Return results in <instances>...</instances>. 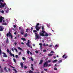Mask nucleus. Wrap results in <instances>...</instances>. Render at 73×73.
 <instances>
[{
	"instance_id": "1a4fd4ad",
	"label": "nucleus",
	"mask_w": 73,
	"mask_h": 73,
	"mask_svg": "<svg viewBox=\"0 0 73 73\" xmlns=\"http://www.w3.org/2000/svg\"><path fill=\"white\" fill-rule=\"evenodd\" d=\"M3 57H7V55L5 53V52H3Z\"/></svg>"
},
{
	"instance_id": "de8ad7c7",
	"label": "nucleus",
	"mask_w": 73,
	"mask_h": 73,
	"mask_svg": "<svg viewBox=\"0 0 73 73\" xmlns=\"http://www.w3.org/2000/svg\"><path fill=\"white\" fill-rule=\"evenodd\" d=\"M33 32H35H35H37V31H36V30H34L33 31Z\"/></svg>"
},
{
	"instance_id": "09e8293b",
	"label": "nucleus",
	"mask_w": 73,
	"mask_h": 73,
	"mask_svg": "<svg viewBox=\"0 0 73 73\" xmlns=\"http://www.w3.org/2000/svg\"><path fill=\"white\" fill-rule=\"evenodd\" d=\"M48 61H46V62H45L44 63H46V64H48Z\"/></svg>"
},
{
	"instance_id": "cd10ccee",
	"label": "nucleus",
	"mask_w": 73,
	"mask_h": 73,
	"mask_svg": "<svg viewBox=\"0 0 73 73\" xmlns=\"http://www.w3.org/2000/svg\"><path fill=\"white\" fill-rule=\"evenodd\" d=\"M2 54V52H1V50L0 49V55H1Z\"/></svg>"
},
{
	"instance_id": "e2e57ef3",
	"label": "nucleus",
	"mask_w": 73,
	"mask_h": 73,
	"mask_svg": "<svg viewBox=\"0 0 73 73\" xmlns=\"http://www.w3.org/2000/svg\"><path fill=\"white\" fill-rule=\"evenodd\" d=\"M5 72H8V70H7L6 69L5 70Z\"/></svg>"
},
{
	"instance_id": "8fccbe9b",
	"label": "nucleus",
	"mask_w": 73,
	"mask_h": 73,
	"mask_svg": "<svg viewBox=\"0 0 73 73\" xmlns=\"http://www.w3.org/2000/svg\"><path fill=\"white\" fill-rule=\"evenodd\" d=\"M55 47H56V48H57V47H58V45H57V44H56V45H55Z\"/></svg>"
},
{
	"instance_id": "4c0bfd02",
	"label": "nucleus",
	"mask_w": 73,
	"mask_h": 73,
	"mask_svg": "<svg viewBox=\"0 0 73 73\" xmlns=\"http://www.w3.org/2000/svg\"><path fill=\"white\" fill-rule=\"evenodd\" d=\"M11 50H12V51H13V52H14V50L13 48H11Z\"/></svg>"
},
{
	"instance_id": "7c9ffc66",
	"label": "nucleus",
	"mask_w": 73,
	"mask_h": 73,
	"mask_svg": "<svg viewBox=\"0 0 73 73\" xmlns=\"http://www.w3.org/2000/svg\"><path fill=\"white\" fill-rule=\"evenodd\" d=\"M42 32L43 33H45V31L44 30H42Z\"/></svg>"
},
{
	"instance_id": "72a5a7b5",
	"label": "nucleus",
	"mask_w": 73,
	"mask_h": 73,
	"mask_svg": "<svg viewBox=\"0 0 73 73\" xmlns=\"http://www.w3.org/2000/svg\"><path fill=\"white\" fill-rule=\"evenodd\" d=\"M38 26L36 25L35 26V28H36V29L38 28Z\"/></svg>"
},
{
	"instance_id": "5fc2aeb1",
	"label": "nucleus",
	"mask_w": 73,
	"mask_h": 73,
	"mask_svg": "<svg viewBox=\"0 0 73 73\" xmlns=\"http://www.w3.org/2000/svg\"><path fill=\"white\" fill-rule=\"evenodd\" d=\"M43 52H46V50H44L43 51Z\"/></svg>"
},
{
	"instance_id": "ddd939ff",
	"label": "nucleus",
	"mask_w": 73,
	"mask_h": 73,
	"mask_svg": "<svg viewBox=\"0 0 73 73\" xmlns=\"http://www.w3.org/2000/svg\"><path fill=\"white\" fill-rule=\"evenodd\" d=\"M40 35L41 36H45V35L44 33H40Z\"/></svg>"
},
{
	"instance_id": "603ef678",
	"label": "nucleus",
	"mask_w": 73,
	"mask_h": 73,
	"mask_svg": "<svg viewBox=\"0 0 73 73\" xmlns=\"http://www.w3.org/2000/svg\"><path fill=\"white\" fill-rule=\"evenodd\" d=\"M6 69H7V67H5L4 68V70H6Z\"/></svg>"
},
{
	"instance_id": "473e14b6",
	"label": "nucleus",
	"mask_w": 73,
	"mask_h": 73,
	"mask_svg": "<svg viewBox=\"0 0 73 73\" xmlns=\"http://www.w3.org/2000/svg\"><path fill=\"white\" fill-rule=\"evenodd\" d=\"M24 69H27V66H24Z\"/></svg>"
},
{
	"instance_id": "39448f33",
	"label": "nucleus",
	"mask_w": 73,
	"mask_h": 73,
	"mask_svg": "<svg viewBox=\"0 0 73 73\" xmlns=\"http://www.w3.org/2000/svg\"><path fill=\"white\" fill-rule=\"evenodd\" d=\"M21 35H23L24 33V31L23 28H21Z\"/></svg>"
},
{
	"instance_id": "4d7b16f0",
	"label": "nucleus",
	"mask_w": 73,
	"mask_h": 73,
	"mask_svg": "<svg viewBox=\"0 0 73 73\" xmlns=\"http://www.w3.org/2000/svg\"><path fill=\"white\" fill-rule=\"evenodd\" d=\"M45 43H44L43 44V46H45Z\"/></svg>"
},
{
	"instance_id": "f704fd0d",
	"label": "nucleus",
	"mask_w": 73,
	"mask_h": 73,
	"mask_svg": "<svg viewBox=\"0 0 73 73\" xmlns=\"http://www.w3.org/2000/svg\"><path fill=\"white\" fill-rule=\"evenodd\" d=\"M0 71L1 72H3V69L2 68H1V69Z\"/></svg>"
},
{
	"instance_id": "c756f323",
	"label": "nucleus",
	"mask_w": 73,
	"mask_h": 73,
	"mask_svg": "<svg viewBox=\"0 0 73 73\" xmlns=\"http://www.w3.org/2000/svg\"><path fill=\"white\" fill-rule=\"evenodd\" d=\"M18 49H19V50H22V49L21 48H20V47H18Z\"/></svg>"
},
{
	"instance_id": "aec40b11",
	"label": "nucleus",
	"mask_w": 73,
	"mask_h": 73,
	"mask_svg": "<svg viewBox=\"0 0 73 73\" xmlns=\"http://www.w3.org/2000/svg\"><path fill=\"white\" fill-rule=\"evenodd\" d=\"M57 60H53L52 61L53 62H57Z\"/></svg>"
},
{
	"instance_id": "680f3d73",
	"label": "nucleus",
	"mask_w": 73,
	"mask_h": 73,
	"mask_svg": "<svg viewBox=\"0 0 73 73\" xmlns=\"http://www.w3.org/2000/svg\"><path fill=\"white\" fill-rule=\"evenodd\" d=\"M54 53V52L53 51H51L50 52V53Z\"/></svg>"
},
{
	"instance_id": "3c124183",
	"label": "nucleus",
	"mask_w": 73,
	"mask_h": 73,
	"mask_svg": "<svg viewBox=\"0 0 73 73\" xmlns=\"http://www.w3.org/2000/svg\"><path fill=\"white\" fill-rule=\"evenodd\" d=\"M15 57H16V58H18V55H16Z\"/></svg>"
},
{
	"instance_id": "13d9d810",
	"label": "nucleus",
	"mask_w": 73,
	"mask_h": 73,
	"mask_svg": "<svg viewBox=\"0 0 73 73\" xmlns=\"http://www.w3.org/2000/svg\"><path fill=\"white\" fill-rule=\"evenodd\" d=\"M35 53H38V51H37L36 50V51H35Z\"/></svg>"
},
{
	"instance_id": "20e7f679",
	"label": "nucleus",
	"mask_w": 73,
	"mask_h": 73,
	"mask_svg": "<svg viewBox=\"0 0 73 73\" xmlns=\"http://www.w3.org/2000/svg\"><path fill=\"white\" fill-rule=\"evenodd\" d=\"M4 18L2 17V16H1L0 17V22L3 23V20H4Z\"/></svg>"
},
{
	"instance_id": "412c9836",
	"label": "nucleus",
	"mask_w": 73,
	"mask_h": 73,
	"mask_svg": "<svg viewBox=\"0 0 73 73\" xmlns=\"http://www.w3.org/2000/svg\"><path fill=\"white\" fill-rule=\"evenodd\" d=\"M13 60L15 62V63H16V59L15 58H13Z\"/></svg>"
},
{
	"instance_id": "6e6d98bb",
	"label": "nucleus",
	"mask_w": 73,
	"mask_h": 73,
	"mask_svg": "<svg viewBox=\"0 0 73 73\" xmlns=\"http://www.w3.org/2000/svg\"><path fill=\"white\" fill-rule=\"evenodd\" d=\"M37 31H39V29H38V28H37L36 29Z\"/></svg>"
},
{
	"instance_id": "6ab92c4d",
	"label": "nucleus",
	"mask_w": 73,
	"mask_h": 73,
	"mask_svg": "<svg viewBox=\"0 0 73 73\" xmlns=\"http://www.w3.org/2000/svg\"><path fill=\"white\" fill-rule=\"evenodd\" d=\"M29 53H30V52L29 50H27V53L28 54H29Z\"/></svg>"
},
{
	"instance_id": "a878e982",
	"label": "nucleus",
	"mask_w": 73,
	"mask_h": 73,
	"mask_svg": "<svg viewBox=\"0 0 73 73\" xmlns=\"http://www.w3.org/2000/svg\"><path fill=\"white\" fill-rule=\"evenodd\" d=\"M48 35H48V34L47 33H46L45 35V36H48Z\"/></svg>"
},
{
	"instance_id": "5701e85b",
	"label": "nucleus",
	"mask_w": 73,
	"mask_h": 73,
	"mask_svg": "<svg viewBox=\"0 0 73 73\" xmlns=\"http://www.w3.org/2000/svg\"><path fill=\"white\" fill-rule=\"evenodd\" d=\"M62 60H60L58 61V62L59 63H60L61 62H62Z\"/></svg>"
},
{
	"instance_id": "9d476101",
	"label": "nucleus",
	"mask_w": 73,
	"mask_h": 73,
	"mask_svg": "<svg viewBox=\"0 0 73 73\" xmlns=\"http://www.w3.org/2000/svg\"><path fill=\"white\" fill-rule=\"evenodd\" d=\"M10 55L11 56H13L14 58H15V55H14V54H12V53L11 52V51H10Z\"/></svg>"
},
{
	"instance_id": "f257e3e1",
	"label": "nucleus",
	"mask_w": 73,
	"mask_h": 73,
	"mask_svg": "<svg viewBox=\"0 0 73 73\" xmlns=\"http://www.w3.org/2000/svg\"><path fill=\"white\" fill-rule=\"evenodd\" d=\"M1 1L2 2V3H3V2H4V0H0V8H4V6L6 5V3H4L3 4V3L1 2Z\"/></svg>"
},
{
	"instance_id": "0e129e2a",
	"label": "nucleus",
	"mask_w": 73,
	"mask_h": 73,
	"mask_svg": "<svg viewBox=\"0 0 73 73\" xmlns=\"http://www.w3.org/2000/svg\"><path fill=\"white\" fill-rule=\"evenodd\" d=\"M36 25H36L38 26V25H39V24L38 23Z\"/></svg>"
},
{
	"instance_id": "2eb2a0df",
	"label": "nucleus",
	"mask_w": 73,
	"mask_h": 73,
	"mask_svg": "<svg viewBox=\"0 0 73 73\" xmlns=\"http://www.w3.org/2000/svg\"><path fill=\"white\" fill-rule=\"evenodd\" d=\"M42 62H43V60H40V62L39 63V65H40V64H41L42 63Z\"/></svg>"
},
{
	"instance_id": "dca6fc26",
	"label": "nucleus",
	"mask_w": 73,
	"mask_h": 73,
	"mask_svg": "<svg viewBox=\"0 0 73 73\" xmlns=\"http://www.w3.org/2000/svg\"><path fill=\"white\" fill-rule=\"evenodd\" d=\"M39 45L40 46V48H42V43H39Z\"/></svg>"
},
{
	"instance_id": "6e6552de",
	"label": "nucleus",
	"mask_w": 73,
	"mask_h": 73,
	"mask_svg": "<svg viewBox=\"0 0 73 73\" xmlns=\"http://www.w3.org/2000/svg\"><path fill=\"white\" fill-rule=\"evenodd\" d=\"M62 57L64 58L65 59H66L67 57H68V56H66V54H64L62 56Z\"/></svg>"
},
{
	"instance_id": "c9c22d12",
	"label": "nucleus",
	"mask_w": 73,
	"mask_h": 73,
	"mask_svg": "<svg viewBox=\"0 0 73 73\" xmlns=\"http://www.w3.org/2000/svg\"><path fill=\"white\" fill-rule=\"evenodd\" d=\"M31 61H33V60H33V59L32 58V57H31Z\"/></svg>"
},
{
	"instance_id": "774afa93",
	"label": "nucleus",
	"mask_w": 73,
	"mask_h": 73,
	"mask_svg": "<svg viewBox=\"0 0 73 73\" xmlns=\"http://www.w3.org/2000/svg\"><path fill=\"white\" fill-rule=\"evenodd\" d=\"M19 30H21V27H19Z\"/></svg>"
},
{
	"instance_id": "bb28decb",
	"label": "nucleus",
	"mask_w": 73,
	"mask_h": 73,
	"mask_svg": "<svg viewBox=\"0 0 73 73\" xmlns=\"http://www.w3.org/2000/svg\"><path fill=\"white\" fill-rule=\"evenodd\" d=\"M14 50H16V51L17 52L18 51H17V49L16 48H14Z\"/></svg>"
},
{
	"instance_id": "338daca9",
	"label": "nucleus",
	"mask_w": 73,
	"mask_h": 73,
	"mask_svg": "<svg viewBox=\"0 0 73 73\" xmlns=\"http://www.w3.org/2000/svg\"><path fill=\"white\" fill-rule=\"evenodd\" d=\"M5 23V21L3 20V21H2V23Z\"/></svg>"
},
{
	"instance_id": "f3484780",
	"label": "nucleus",
	"mask_w": 73,
	"mask_h": 73,
	"mask_svg": "<svg viewBox=\"0 0 73 73\" xmlns=\"http://www.w3.org/2000/svg\"><path fill=\"white\" fill-rule=\"evenodd\" d=\"M21 40H23V41H26V39L24 38H21Z\"/></svg>"
},
{
	"instance_id": "c85d7f7f",
	"label": "nucleus",
	"mask_w": 73,
	"mask_h": 73,
	"mask_svg": "<svg viewBox=\"0 0 73 73\" xmlns=\"http://www.w3.org/2000/svg\"><path fill=\"white\" fill-rule=\"evenodd\" d=\"M13 70L15 71V73H17V71H16V70L15 69H14Z\"/></svg>"
},
{
	"instance_id": "864d4df0",
	"label": "nucleus",
	"mask_w": 73,
	"mask_h": 73,
	"mask_svg": "<svg viewBox=\"0 0 73 73\" xmlns=\"http://www.w3.org/2000/svg\"><path fill=\"white\" fill-rule=\"evenodd\" d=\"M14 28H16V25H14Z\"/></svg>"
},
{
	"instance_id": "bf43d9fd",
	"label": "nucleus",
	"mask_w": 73,
	"mask_h": 73,
	"mask_svg": "<svg viewBox=\"0 0 73 73\" xmlns=\"http://www.w3.org/2000/svg\"><path fill=\"white\" fill-rule=\"evenodd\" d=\"M8 70H9V72H10V71H11V69H10V68H9Z\"/></svg>"
},
{
	"instance_id": "9b49d317",
	"label": "nucleus",
	"mask_w": 73,
	"mask_h": 73,
	"mask_svg": "<svg viewBox=\"0 0 73 73\" xmlns=\"http://www.w3.org/2000/svg\"><path fill=\"white\" fill-rule=\"evenodd\" d=\"M20 65L21 66V68H23L24 67V64L22 63V62H21L20 63Z\"/></svg>"
},
{
	"instance_id": "2f4dec72",
	"label": "nucleus",
	"mask_w": 73,
	"mask_h": 73,
	"mask_svg": "<svg viewBox=\"0 0 73 73\" xmlns=\"http://www.w3.org/2000/svg\"><path fill=\"white\" fill-rule=\"evenodd\" d=\"M51 61H52V60H48V62H51Z\"/></svg>"
},
{
	"instance_id": "e433bc0d",
	"label": "nucleus",
	"mask_w": 73,
	"mask_h": 73,
	"mask_svg": "<svg viewBox=\"0 0 73 73\" xmlns=\"http://www.w3.org/2000/svg\"><path fill=\"white\" fill-rule=\"evenodd\" d=\"M31 68L32 70H33V71L34 70V69L33 68V67H31Z\"/></svg>"
},
{
	"instance_id": "49530a36",
	"label": "nucleus",
	"mask_w": 73,
	"mask_h": 73,
	"mask_svg": "<svg viewBox=\"0 0 73 73\" xmlns=\"http://www.w3.org/2000/svg\"><path fill=\"white\" fill-rule=\"evenodd\" d=\"M7 52H8V53H9V50L7 49Z\"/></svg>"
},
{
	"instance_id": "c03bdc74",
	"label": "nucleus",
	"mask_w": 73,
	"mask_h": 73,
	"mask_svg": "<svg viewBox=\"0 0 73 73\" xmlns=\"http://www.w3.org/2000/svg\"><path fill=\"white\" fill-rule=\"evenodd\" d=\"M50 66H51V65L48 64L47 66H48V67Z\"/></svg>"
},
{
	"instance_id": "a18cd8bd",
	"label": "nucleus",
	"mask_w": 73,
	"mask_h": 73,
	"mask_svg": "<svg viewBox=\"0 0 73 73\" xmlns=\"http://www.w3.org/2000/svg\"><path fill=\"white\" fill-rule=\"evenodd\" d=\"M44 71H47L48 70L46 69H44Z\"/></svg>"
},
{
	"instance_id": "a19ab883",
	"label": "nucleus",
	"mask_w": 73,
	"mask_h": 73,
	"mask_svg": "<svg viewBox=\"0 0 73 73\" xmlns=\"http://www.w3.org/2000/svg\"><path fill=\"white\" fill-rule=\"evenodd\" d=\"M3 25H7V23H3Z\"/></svg>"
},
{
	"instance_id": "423d86ee",
	"label": "nucleus",
	"mask_w": 73,
	"mask_h": 73,
	"mask_svg": "<svg viewBox=\"0 0 73 73\" xmlns=\"http://www.w3.org/2000/svg\"><path fill=\"white\" fill-rule=\"evenodd\" d=\"M3 28H4L3 27L1 26H0V31H1V32H2V31H3Z\"/></svg>"
},
{
	"instance_id": "0eeeda50",
	"label": "nucleus",
	"mask_w": 73,
	"mask_h": 73,
	"mask_svg": "<svg viewBox=\"0 0 73 73\" xmlns=\"http://www.w3.org/2000/svg\"><path fill=\"white\" fill-rule=\"evenodd\" d=\"M30 41L29 40H28L27 41V43H26V45L29 46V47H30V45H29V42Z\"/></svg>"
},
{
	"instance_id": "ea45409f",
	"label": "nucleus",
	"mask_w": 73,
	"mask_h": 73,
	"mask_svg": "<svg viewBox=\"0 0 73 73\" xmlns=\"http://www.w3.org/2000/svg\"><path fill=\"white\" fill-rule=\"evenodd\" d=\"M26 32H28V29H26Z\"/></svg>"
},
{
	"instance_id": "58836bf2",
	"label": "nucleus",
	"mask_w": 73,
	"mask_h": 73,
	"mask_svg": "<svg viewBox=\"0 0 73 73\" xmlns=\"http://www.w3.org/2000/svg\"><path fill=\"white\" fill-rule=\"evenodd\" d=\"M42 27V30H44V27Z\"/></svg>"
},
{
	"instance_id": "7ed1b4c3",
	"label": "nucleus",
	"mask_w": 73,
	"mask_h": 73,
	"mask_svg": "<svg viewBox=\"0 0 73 73\" xmlns=\"http://www.w3.org/2000/svg\"><path fill=\"white\" fill-rule=\"evenodd\" d=\"M35 37H36L35 40H36H36L37 39H39V36H40V35L36 33H35Z\"/></svg>"
},
{
	"instance_id": "b1692460",
	"label": "nucleus",
	"mask_w": 73,
	"mask_h": 73,
	"mask_svg": "<svg viewBox=\"0 0 73 73\" xmlns=\"http://www.w3.org/2000/svg\"><path fill=\"white\" fill-rule=\"evenodd\" d=\"M29 73H33V71L31 70H30L29 71Z\"/></svg>"
},
{
	"instance_id": "79ce46f5",
	"label": "nucleus",
	"mask_w": 73,
	"mask_h": 73,
	"mask_svg": "<svg viewBox=\"0 0 73 73\" xmlns=\"http://www.w3.org/2000/svg\"><path fill=\"white\" fill-rule=\"evenodd\" d=\"M54 70H57V68H54Z\"/></svg>"
},
{
	"instance_id": "37998d69",
	"label": "nucleus",
	"mask_w": 73,
	"mask_h": 73,
	"mask_svg": "<svg viewBox=\"0 0 73 73\" xmlns=\"http://www.w3.org/2000/svg\"><path fill=\"white\" fill-rule=\"evenodd\" d=\"M1 12L2 13H4V11L3 10L1 11Z\"/></svg>"
},
{
	"instance_id": "052dcab7",
	"label": "nucleus",
	"mask_w": 73,
	"mask_h": 73,
	"mask_svg": "<svg viewBox=\"0 0 73 73\" xmlns=\"http://www.w3.org/2000/svg\"><path fill=\"white\" fill-rule=\"evenodd\" d=\"M11 68H13V69H14V68H15V67H13L12 66H11Z\"/></svg>"
},
{
	"instance_id": "f8f14e48",
	"label": "nucleus",
	"mask_w": 73,
	"mask_h": 73,
	"mask_svg": "<svg viewBox=\"0 0 73 73\" xmlns=\"http://www.w3.org/2000/svg\"><path fill=\"white\" fill-rule=\"evenodd\" d=\"M48 66V64L44 63L43 64V67H47Z\"/></svg>"
},
{
	"instance_id": "69168bd1",
	"label": "nucleus",
	"mask_w": 73,
	"mask_h": 73,
	"mask_svg": "<svg viewBox=\"0 0 73 73\" xmlns=\"http://www.w3.org/2000/svg\"><path fill=\"white\" fill-rule=\"evenodd\" d=\"M38 28L39 29H40L41 27H38Z\"/></svg>"
},
{
	"instance_id": "a211bd4d",
	"label": "nucleus",
	"mask_w": 73,
	"mask_h": 73,
	"mask_svg": "<svg viewBox=\"0 0 73 73\" xmlns=\"http://www.w3.org/2000/svg\"><path fill=\"white\" fill-rule=\"evenodd\" d=\"M48 56H53V54L50 53L48 54Z\"/></svg>"
},
{
	"instance_id": "f03ea898",
	"label": "nucleus",
	"mask_w": 73,
	"mask_h": 73,
	"mask_svg": "<svg viewBox=\"0 0 73 73\" xmlns=\"http://www.w3.org/2000/svg\"><path fill=\"white\" fill-rule=\"evenodd\" d=\"M10 36L11 39H12V38H13V36H12V34H11V31H9L8 33H7L6 34V36L8 37H10Z\"/></svg>"
},
{
	"instance_id": "393cba45",
	"label": "nucleus",
	"mask_w": 73,
	"mask_h": 73,
	"mask_svg": "<svg viewBox=\"0 0 73 73\" xmlns=\"http://www.w3.org/2000/svg\"><path fill=\"white\" fill-rule=\"evenodd\" d=\"M28 36V34H27V33H26L25 34V35H24V36L25 37H27V36Z\"/></svg>"
},
{
	"instance_id": "4468645a",
	"label": "nucleus",
	"mask_w": 73,
	"mask_h": 73,
	"mask_svg": "<svg viewBox=\"0 0 73 73\" xmlns=\"http://www.w3.org/2000/svg\"><path fill=\"white\" fill-rule=\"evenodd\" d=\"M6 42L7 44L9 43V40H8V38H7V39L6 40Z\"/></svg>"
},
{
	"instance_id": "4be33fe9",
	"label": "nucleus",
	"mask_w": 73,
	"mask_h": 73,
	"mask_svg": "<svg viewBox=\"0 0 73 73\" xmlns=\"http://www.w3.org/2000/svg\"><path fill=\"white\" fill-rule=\"evenodd\" d=\"M22 59L23 60H26V59L24 57H22Z\"/></svg>"
}]
</instances>
